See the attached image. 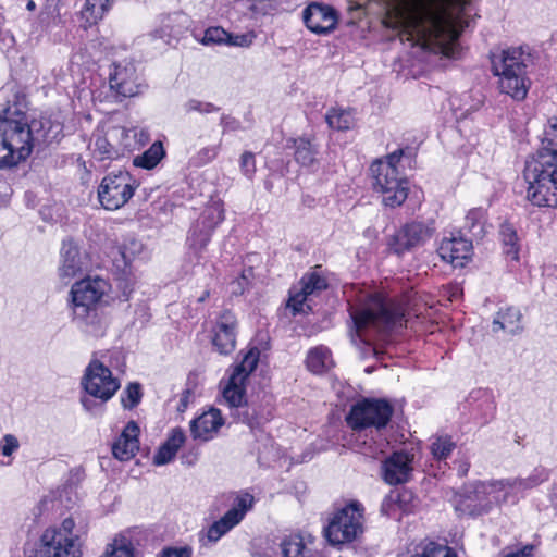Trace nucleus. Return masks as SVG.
<instances>
[{
  "label": "nucleus",
  "mask_w": 557,
  "mask_h": 557,
  "mask_svg": "<svg viewBox=\"0 0 557 557\" xmlns=\"http://www.w3.org/2000/svg\"><path fill=\"white\" fill-rule=\"evenodd\" d=\"M408 9L407 33L410 37L438 46L441 52L455 57L458 33L446 15L449 0H405Z\"/></svg>",
  "instance_id": "1"
},
{
  "label": "nucleus",
  "mask_w": 557,
  "mask_h": 557,
  "mask_svg": "<svg viewBox=\"0 0 557 557\" xmlns=\"http://www.w3.org/2000/svg\"><path fill=\"white\" fill-rule=\"evenodd\" d=\"M352 342L358 337L371 346L376 336H383L395 327L403 326L404 313L399 306L375 294L364 302L350 306Z\"/></svg>",
  "instance_id": "2"
},
{
  "label": "nucleus",
  "mask_w": 557,
  "mask_h": 557,
  "mask_svg": "<svg viewBox=\"0 0 557 557\" xmlns=\"http://www.w3.org/2000/svg\"><path fill=\"white\" fill-rule=\"evenodd\" d=\"M405 156L404 149H397L387 154L385 160L377 159L370 171L374 180L373 186L381 194L382 203L385 207L396 208L407 201L409 209H414L421 205L423 193L418 189L409 188V181L400 177L397 164Z\"/></svg>",
  "instance_id": "3"
},
{
  "label": "nucleus",
  "mask_w": 557,
  "mask_h": 557,
  "mask_svg": "<svg viewBox=\"0 0 557 557\" xmlns=\"http://www.w3.org/2000/svg\"><path fill=\"white\" fill-rule=\"evenodd\" d=\"M530 49L510 47L491 52L492 73L498 76V88L516 101L525 99L531 87L528 69L533 65Z\"/></svg>",
  "instance_id": "4"
},
{
  "label": "nucleus",
  "mask_w": 557,
  "mask_h": 557,
  "mask_svg": "<svg viewBox=\"0 0 557 557\" xmlns=\"http://www.w3.org/2000/svg\"><path fill=\"white\" fill-rule=\"evenodd\" d=\"M523 176L529 184L528 199L533 206L557 207V152L537 150L525 161Z\"/></svg>",
  "instance_id": "5"
},
{
  "label": "nucleus",
  "mask_w": 557,
  "mask_h": 557,
  "mask_svg": "<svg viewBox=\"0 0 557 557\" xmlns=\"http://www.w3.org/2000/svg\"><path fill=\"white\" fill-rule=\"evenodd\" d=\"M74 529L75 522L72 518L64 519L58 529H47L28 557H81L82 543Z\"/></svg>",
  "instance_id": "6"
},
{
  "label": "nucleus",
  "mask_w": 557,
  "mask_h": 557,
  "mask_svg": "<svg viewBox=\"0 0 557 557\" xmlns=\"http://www.w3.org/2000/svg\"><path fill=\"white\" fill-rule=\"evenodd\" d=\"M17 133L22 146H28L29 154L35 145L50 146L59 144L64 137L63 124L60 121L48 117L34 119L30 123L16 107L14 108Z\"/></svg>",
  "instance_id": "7"
},
{
  "label": "nucleus",
  "mask_w": 557,
  "mask_h": 557,
  "mask_svg": "<svg viewBox=\"0 0 557 557\" xmlns=\"http://www.w3.org/2000/svg\"><path fill=\"white\" fill-rule=\"evenodd\" d=\"M510 490V480L476 482L467 487L469 503L466 502L456 509L469 515H483L492 508V505L506 503Z\"/></svg>",
  "instance_id": "8"
},
{
  "label": "nucleus",
  "mask_w": 557,
  "mask_h": 557,
  "mask_svg": "<svg viewBox=\"0 0 557 557\" xmlns=\"http://www.w3.org/2000/svg\"><path fill=\"white\" fill-rule=\"evenodd\" d=\"M29 157L28 146L21 145L14 108L0 113V168H11Z\"/></svg>",
  "instance_id": "9"
},
{
  "label": "nucleus",
  "mask_w": 557,
  "mask_h": 557,
  "mask_svg": "<svg viewBox=\"0 0 557 557\" xmlns=\"http://www.w3.org/2000/svg\"><path fill=\"white\" fill-rule=\"evenodd\" d=\"M108 290V284L100 277L84 278L71 288L72 311L75 319L86 321L96 314L101 298Z\"/></svg>",
  "instance_id": "10"
},
{
  "label": "nucleus",
  "mask_w": 557,
  "mask_h": 557,
  "mask_svg": "<svg viewBox=\"0 0 557 557\" xmlns=\"http://www.w3.org/2000/svg\"><path fill=\"white\" fill-rule=\"evenodd\" d=\"M363 516L360 504L352 503L334 513L325 530L333 545L349 543L363 532Z\"/></svg>",
  "instance_id": "11"
},
{
  "label": "nucleus",
  "mask_w": 557,
  "mask_h": 557,
  "mask_svg": "<svg viewBox=\"0 0 557 557\" xmlns=\"http://www.w3.org/2000/svg\"><path fill=\"white\" fill-rule=\"evenodd\" d=\"M109 87L114 98L122 101L141 95L147 85L132 61L114 62L110 67Z\"/></svg>",
  "instance_id": "12"
},
{
  "label": "nucleus",
  "mask_w": 557,
  "mask_h": 557,
  "mask_svg": "<svg viewBox=\"0 0 557 557\" xmlns=\"http://www.w3.org/2000/svg\"><path fill=\"white\" fill-rule=\"evenodd\" d=\"M135 180L126 171L109 173L98 189L102 209H121L134 195Z\"/></svg>",
  "instance_id": "13"
},
{
  "label": "nucleus",
  "mask_w": 557,
  "mask_h": 557,
  "mask_svg": "<svg viewBox=\"0 0 557 557\" xmlns=\"http://www.w3.org/2000/svg\"><path fill=\"white\" fill-rule=\"evenodd\" d=\"M392 413L393 408L387 401L364 399L352 406L347 422L354 430L370 426L380 430L386 426Z\"/></svg>",
  "instance_id": "14"
},
{
  "label": "nucleus",
  "mask_w": 557,
  "mask_h": 557,
  "mask_svg": "<svg viewBox=\"0 0 557 557\" xmlns=\"http://www.w3.org/2000/svg\"><path fill=\"white\" fill-rule=\"evenodd\" d=\"M82 386L92 397L107 401L120 388V382L111 370L99 360H91L82 377Z\"/></svg>",
  "instance_id": "15"
},
{
  "label": "nucleus",
  "mask_w": 557,
  "mask_h": 557,
  "mask_svg": "<svg viewBox=\"0 0 557 557\" xmlns=\"http://www.w3.org/2000/svg\"><path fill=\"white\" fill-rule=\"evenodd\" d=\"M302 20L310 32L317 35H327L336 28L338 14L329 4L311 2L302 11Z\"/></svg>",
  "instance_id": "16"
},
{
  "label": "nucleus",
  "mask_w": 557,
  "mask_h": 557,
  "mask_svg": "<svg viewBox=\"0 0 557 557\" xmlns=\"http://www.w3.org/2000/svg\"><path fill=\"white\" fill-rule=\"evenodd\" d=\"M433 233L434 227L432 223H408L396 234L394 251L400 255L406 250H410L431 238Z\"/></svg>",
  "instance_id": "17"
},
{
  "label": "nucleus",
  "mask_w": 557,
  "mask_h": 557,
  "mask_svg": "<svg viewBox=\"0 0 557 557\" xmlns=\"http://www.w3.org/2000/svg\"><path fill=\"white\" fill-rule=\"evenodd\" d=\"M236 326V318L231 311H224L219 317L212 343L220 354L227 355L235 349Z\"/></svg>",
  "instance_id": "18"
},
{
  "label": "nucleus",
  "mask_w": 557,
  "mask_h": 557,
  "mask_svg": "<svg viewBox=\"0 0 557 557\" xmlns=\"http://www.w3.org/2000/svg\"><path fill=\"white\" fill-rule=\"evenodd\" d=\"M412 457L403 451L394 453L383 466V479L391 485L401 484L408 481L412 467Z\"/></svg>",
  "instance_id": "19"
},
{
  "label": "nucleus",
  "mask_w": 557,
  "mask_h": 557,
  "mask_svg": "<svg viewBox=\"0 0 557 557\" xmlns=\"http://www.w3.org/2000/svg\"><path fill=\"white\" fill-rule=\"evenodd\" d=\"M471 251V242L462 237L443 239L437 249L441 259L453 264L455 268L463 267L470 258Z\"/></svg>",
  "instance_id": "20"
},
{
  "label": "nucleus",
  "mask_w": 557,
  "mask_h": 557,
  "mask_svg": "<svg viewBox=\"0 0 557 557\" xmlns=\"http://www.w3.org/2000/svg\"><path fill=\"white\" fill-rule=\"evenodd\" d=\"M224 424L219 409L211 408L190 422V433L195 440H211Z\"/></svg>",
  "instance_id": "21"
},
{
  "label": "nucleus",
  "mask_w": 557,
  "mask_h": 557,
  "mask_svg": "<svg viewBox=\"0 0 557 557\" xmlns=\"http://www.w3.org/2000/svg\"><path fill=\"white\" fill-rule=\"evenodd\" d=\"M83 271V261L77 246L72 240H64L61 248L59 275L67 283Z\"/></svg>",
  "instance_id": "22"
},
{
  "label": "nucleus",
  "mask_w": 557,
  "mask_h": 557,
  "mask_svg": "<svg viewBox=\"0 0 557 557\" xmlns=\"http://www.w3.org/2000/svg\"><path fill=\"white\" fill-rule=\"evenodd\" d=\"M138 434V425L129 421L112 446V453L116 459L125 461L135 456L139 448Z\"/></svg>",
  "instance_id": "23"
},
{
  "label": "nucleus",
  "mask_w": 557,
  "mask_h": 557,
  "mask_svg": "<svg viewBox=\"0 0 557 557\" xmlns=\"http://www.w3.org/2000/svg\"><path fill=\"white\" fill-rule=\"evenodd\" d=\"M300 284V290L292 294L287 304L293 309L294 314L304 311L302 306L309 295L325 289L327 286L325 278L314 272L305 275Z\"/></svg>",
  "instance_id": "24"
},
{
  "label": "nucleus",
  "mask_w": 557,
  "mask_h": 557,
  "mask_svg": "<svg viewBox=\"0 0 557 557\" xmlns=\"http://www.w3.org/2000/svg\"><path fill=\"white\" fill-rule=\"evenodd\" d=\"M294 159L304 168H313L318 164L319 147L314 143V138L300 136L293 138Z\"/></svg>",
  "instance_id": "25"
},
{
  "label": "nucleus",
  "mask_w": 557,
  "mask_h": 557,
  "mask_svg": "<svg viewBox=\"0 0 557 557\" xmlns=\"http://www.w3.org/2000/svg\"><path fill=\"white\" fill-rule=\"evenodd\" d=\"M185 440L186 436L182 429H173L165 443L161 445L157 454L153 456V463L157 466H163L172 461Z\"/></svg>",
  "instance_id": "26"
},
{
  "label": "nucleus",
  "mask_w": 557,
  "mask_h": 557,
  "mask_svg": "<svg viewBox=\"0 0 557 557\" xmlns=\"http://www.w3.org/2000/svg\"><path fill=\"white\" fill-rule=\"evenodd\" d=\"M223 219V211H205L198 221V226L201 224L202 228L199 230V234L195 233V238L191 242V247L197 252H201L207 246L209 242L208 231L212 230Z\"/></svg>",
  "instance_id": "27"
},
{
  "label": "nucleus",
  "mask_w": 557,
  "mask_h": 557,
  "mask_svg": "<svg viewBox=\"0 0 557 557\" xmlns=\"http://www.w3.org/2000/svg\"><path fill=\"white\" fill-rule=\"evenodd\" d=\"M521 312L516 308H507L504 311H499L496 318L493 321V332H498L503 330L508 334H517L522 327L520 324L521 321Z\"/></svg>",
  "instance_id": "28"
},
{
  "label": "nucleus",
  "mask_w": 557,
  "mask_h": 557,
  "mask_svg": "<svg viewBox=\"0 0 557 557\" xmlns=\"http://www.w3.org/2000/svg\"><path fill=\"white\" fill-rule=\"evenodd\" d=\"M144 249V245L137 239H128L122 246H119L112 255L113 261L117 268H126L131 264L135 257H137Z\"/></svg>",
  "instance_id": "29"
},
{
  "label": "nucleus",
  "mask_w": 557,
  "mask_h": 557,
  "mask_svg": "<svg viewBox=\"0 0 557 557\" xmlns=\"http://www.w3.org/2000/svg\"><path fill=\"white\" fill-rule=\"evenodd\" d=\"M114 0H86L82 9V17L89 26L96 24L110 10Z\"/></svg>",
  "instance_id": "30"
},
{
  "label": "nucleus",
  "mask_w": 557,
  "mask_h": 557,
  "mask_svg": "<svg viewBox=\"0 0 557 557\" xmlns=\"http://www.w3.org/2000/svg\"><path fill=\"white\" fill-rule=\"evenodd\" d=\"M165 157V150L161 141L153 143L145 152L133 160L137 168L151 170Z\"/></svg>",
  "instance_id": "31"
},
{
  "label": "nucleus",
  "mask_w": 557,
  "mask_h": 557,
  "mask_svg": "<svg viewBox=\"0 0 557 557\" xmlns=\"http://www.w3.org/2000/svg\"><path fill=\"white\" fill-rule=\"evenodd\" d=\"M245 381L242 380L240 374L233 373L230 377L227 386L223 391V397L231 407H239L244 403Z\"/></svg>",
  "instance_id": "32"
},
{
  "label": "nucleus",
  "mask_w": 557,
  "mask_h": 557,
  "mask_svg": "<svg viewBox=\"0 0 557 557\" xmlns=\"http://www.w3.org/2000/svg\"><path fill=\"white\" fill-rule=\"evenodd\" d=\"M325 120L330 128L336 131L350 129L355 124V119L350 110L332 108L327 111Z\"/></svg>",
  "instance_id": "33"
},
{
  "label": "nucleus",
  "mask_w": 557,
  "mask_h": 557,
  "mask_svg": "<svg viewBox=\"0 0 557 557\" xmlns=\"http://www.w3.org/2000/svg\"><path fill=\"white\" fill-rule=\"evenodd\" d=\"M499 235L506 248V255L511 256L512 260L518 261L520 246L516 228L510 223L505 222L500 225Z\"/></svg>",
  "instance_id": "34"
},
{
  "label": "nucleus",
  "mask_w": 557,
  "mask_h": 557,
  "mask_svg": "<svg viewBox=\"0 0 557 557\" xmlns=\"http://www.w3.org/2000/svg\"><path fill=\"white\" fill-rule=\"evenodd\" d=\"M332 364L330 352L324 347H317L309 351L307 357V366L310 371L321 373Z\"/></svg>",
  "instance_id": "35"
},
{
  "label": "nucleus",
  "mask_w": 557,
  "mask_h": 557,
  "mask_svg": "<svg viewBox=\"0 0 557 557\" xmlns=\"http://www.w3.org/2000/svg\"><path fill=\"white\" fill-rule=\"evenodd\" d=\"M114 150L113 143L109 139L107 131L103 135H95L94 141V157L100 161H112L117 160V157L111 156V151Z\"/></svg>",
  "instance_id": "36"
},
{
  "label": "nucleus",
  "mask_w": 557,
  "mask_h": 557,
  "mask_svg": "<svg viewBox=\"0 0 557 557\" xmlns=\"http://www.w3.org/2000/svg\"><path fill=\"white\" fill-rule=\"evenodd\" d=\"M259 360V350L250 349L244 357L243 361L235 368L233 373H238L242 380L246 381L247 376L256 369Z\"/></svg>",
  "instance_id": "37"
},
{
  "label": "nucleus",
  "mask_w": 557,
  "mask_h": 557,
  "mask_svg": "<svg viewBox=\"0 0 557 557\" xmlns=\"http://www.w3.org/2000/svg\"><path fill=\"white\" fill-rule=\"evenodd\" d=\"M454 448L455 443L449 436H440L432 443L431 453L435 459L445 460Z\"/></svg>",
  "instance_id": "38"
},
{
  "label": "nucleus",
  "mask_w": 557,
  "mask_h": 557,
  "mask_svg": "<svg viewBox=\"0 0 557 557\" xmlns=\"http://www.w3.org/2000/svg\"><path fill=\"white\" fill-rule=\"evenodd\" d=\"M539 150L557 152V119L548 122L542 138V147Z\"/></svg>",
  "instance_id": "39"
},
{
  "label": "nucleus",
  "mask_w": 557,
  "mask_h": 557,
  "mask_svg": "<svg viewBox=\"0 0 557 557\" xmlns=\"http://www.w3.org/2000/svg\"><path fill=\"white\" fill-rule=\"evenodd\" d=\"M281 547L284 557H300L305 549L302 539L299 536L284 540Z\"/></svg>",
  "instance_id": "40"
},
{
  "label": "nucleus",
  "mask_w": 557,
  "mask_h": 557,
  "mask_svg": "<svg viewBox=\"0 0 557 557\" xmlns=\"http://www.w3.org/2000/svg\"><path fill=\"white\" fill-rule=\"evenodd\" d=\"M226 39L227 32L220 26H213L205 30L203 37L200 40V42L205 46L225 45Z\"/></svg>",
  "instance_id": "41"
},
{
  "label": "nucleus",
  "mask_w": 557,
  "mask_h": 557,
  "mask_svg": "<svg viewBox=\"0 0 557 557\" xmlns=\"http://www.w3.org/2000/svg\"><path fill=\"white\" fill-rule=\"evenodd\" d=\"M109 139L113 143L114 150L111 151V156L117 157V159L125 156L124 147L122 144L123 126L114 125L107 129Z\"/></svg>",
  "instance_id": "42"
},
{
  "label": "nucleus",
  "mask_w": 557,
  "mask_h": 557,
  "mask_svg": "<svg viewBox=\"0 0 557 557\" xmlns=\"http://www.w3.org/2000/svg\"><path fill=\"white\" fill-rule=\"evenodd\" d=\"M256 37L257 36L253 32H248L245 34H232L227 32V39L225 45L231 47L248 48L252 45Z\"/></svg>",
  "instance_id": "43"
},
{
  "label": "nucleus",
  "mask_w": 557,
  "mask_h": 557,
  "mask_svg": "<svg viewBox=\"0 0 557 557\" xmlns=\"http://www.w3.org/2000/svg\"><path fill=\"white\" fill-rule=\"evenodd\" d=\"M184 110L186 113L196 111V112H199L202 114H209V113L218 112L220 110V108L214 106L211 102H203V101H200L197 99H189L184 104Z\"/></svg>",
  "instance_id": "44"
},
{
  "label": "nucleus",
  "mask_w": 557,
  "mask_h": 557,
  "mask_svg": "<svg viewBox=\"0 0 557 557\" xmlns=\"http://www.w3.org/2000/svg\"><path fill=\"white\" fill-rule=\"evenodd\" d=\"M125 395V397H122V403L125 408L137 406L141 399L140 385L138 383H131L126 387Z\"/></svg>",
  "instance_id": "45"
},
{
  "label": "nucleus",
  "mask_w": 557,
  "mask_h": 557,
  "mask_svg": "<svg viewBox=\"0 0 557 557\" xmlns=\"http://www.w3.org/2000/svg\"><path fill=\"white\" fill-rule=\"evenodd\" d=\"M138 128H126L123 126L122 144L124 147L125 154L132 152L138 148L137 143Z\"/></svg>",
  "instance_id": "46"
},
{
  "label": "nucleus",
  "mask_w": 557,
  "mask_h": 557,
  "mask_svg": "<svg viewBox=\"0 0 557 557\" xmlns=\"http://www.w3.org/2000/svg\"><path fill=\"white\" fill-rule=\"evenodd\" d=\"M219 153V146H209L200 149L193 158L195 165H205L212 161Z\"/></svg>",
  "instance_id": "47"
},
{
  "label": "nucleus",
  "mask_w": 557,
  "mask_h": 557,
  "mask_svg": "<svg viewBox=\"0 0 557 557\" xmlns=\"http://www.w3.org/2000/svg\"><path fill=\"white\" fill-rule=\"evenodd\" d=\"M240 170L243 174L251 180L256 173V159L255 154L250 151H245L240 157Z\"/></svg>",
  "instance_id": "48"
},
{
  "label": "nucleus",
  "mask_w": 557,
  "mask_h": 557,
  "mask_svg": "<svg viewBox=\"0 0 557 557\" xmlns=\"http://www.w3.org/2000/svg\"><path fill=\"white\" fill-rule=\"evenodd\" d=\"M545 479L542 478L540 474H532L524 479H516L510 481L511 482V490H528L533 488L541 484Z\"/></svg>",
  "instance_id": "49"
},
{
  "label": "nucleus",
  "mask_w": 557,
  "mask_h": 557,
  "mask_svg": "<svg viewBox=\"0 0 557 557\" xmlns=\"http://www.w3.org/2000/svg\"><path fill=\"white\" fill-rule=\"evenodd\" d=\"M231 529L220 519L215 522H213L208 531H207V537L209 542H216L219 541L224 534H226Z\"/></svg>",
  "instance_id": "50"
},
{
  "label": "nucleus",
  "mask_w": 557,
  "mask_h": 557,
  "mask_svg": "<svg viewBox=\"0 0 557 557\" xmlns=\"http://www.w3.org/2000/svg\"><path fill=\"white\" fill-rule=\"evenodd\" d=\"M220 125L222 126L223 133L243 129L240 121L230 114H222Z\"/></svg>",
  "instance_id": "51"
},
{
  "label": "nucleus",
  "mask_w": 557,
  "mask_h": 557,
  "mask_svg": "<svg viewBox=\"0 0 557 557\" xmlns=\"http://www.w3.org/2000/svg\"><path fill=\"white\" fill-rule=\"evenodd\" d=\"M253 502V496L246 493L237 496L235 506L233 508L235 510L242 511V516L245 517L246 512L252 508Z\"/></svg>",
  "instance_id": "52"
},
{
  "label": "nucleus",
  "mask_w": 557,
  "mask_h": 557,
  "mask_svg": "<svg viewBox=\"0 0 557 557\" xmlns=\"http://www.w3.org/2000/svg\"><path fill=\"white\" fill-rule=\"evenodd\" d=\"M18 448V441L12 434H7L1 442V453L3 456H11Z\"/></svg>",
  "instance_id": "53"
},
{
  "label": "nucleus",
  "mask_w": 557,
  "mask_h": 557,
  "mask_svg": "<svg viewBox=\"0 0 557 557\" xmlns=\"http://www.w3.org/2000/svg\"><path fill=\"white\" fill-rule=\"evenodd\" d=\"M243 519L244 517L242 516V511L235 510L234 508L227 510L224 516L220 518V520L223 521L231 530Z\"/></svg>",
  "instance_id": "54"
},
{
  "label": "nucleus",
  "mask_w": 557,
  "mask_h": 557,
  "mask_svg": "<svg viewBox=\"0 0 557 557\" xmlns=\"http://www.w3.org/2000/svg\"><path fill=\"white\" fill-rule=\"evenodd\" d=\"M161 557H190L189 550L186 548H168L164 549Z\"/></svg>",
  "instance_id": "55"
},
{
  "label": "nucleus",
  "mask_w": 557,
  "mask_h": 557,
  "mask_svg": "<svg viewBox=\"0 0 557 557\" xmlns=\"http://www.w3.org/2000/svg\"><path fill=\"white\" fill-rule=\"evenodd\" d=\"M532 550H533V546L527 545L518 552L508 554L506 557H532L531 556Z\"/></svg>",
  "instance_id": "56"
},
{
  "label": "nucleus",
  "mask_w": 557,
  "mask_h": 557,
  "mask_svg": "<svg viewBox=\"0 0 557 557\" xmlns=\"http://www.w3.org/2000/svg\"><path fill=\"white\" fill-rule=\"evenodd\" d=\"M246 285L247 284L244 283L240 280H237V281L233 282L232 283V294H234V295H242L244 293V289H245Z\"/></svg>",
  "instance_id": "57"
},
{
  "label": "nucleus",
  "mask_w": 557,
  "mask_h": 557,
  "mask_svg": "<svg viewBox=\"0 0 557 557\" xmlns=\"http://www.w3.org/2000/svg\"><path fill=\"white\" fill-rule=\"evenodd\" d=\"M148 140H149L148 132H146L145 129L138 128V135H137L138 148L144 146L145 144H147Z\"/></svg>",
  "instance_id": "58"
},
{
  "label": "nucleus",
  "mask_w": 557,
  "mask_h": 557,
  "mask_svg": "<svg viewBox=\"0 0 557 557\" xmlns=\"http://www.w3.org/2000/svg\"><path fill=\"white\" fill-rule=\"evenodd\" d=\"M252 275L251 269L245 270L240 276V281L248 284L249 277Z\"/></svg>",
  "instance_id": "59"
},
{
  "label": "nucleus",
  "mask_w": 557,
  "mask_h": 557,
  "mask_svg": "<svg viewBox=\"0 0 557 557\" xmlns=\"http://www.w3.org/2000/svg\"><path fill=\"white\" fill-rule=\"evenodd\" d=\"M190 396V392L186 391L183 395V398L181 399L182 406L185 408L187 406L188 398Z\"/></svg>",
  "instance_id": "60"
},
{
  "label": "nucleus",
  "mask_w": 557,
  "mask_h": 557,
  "mask_svg": "<svg viewBox=\"0 0 557 557\" xmlns=\"http://www.w3.org/2000/svg\"><path fill=\"white\" fill-rule=\"evenodd\" d=\"M26 9L33 11L36 9V3L33 0H29L26 4Z\"/></svg>",
  "instance_id": "61"
},
{
  "label": "nucleus",
  "mask_w": 557,
  "mask_h": 557,
  "mask_svg": "<svg viewBox=\"0 0 557 557\" xmlns=\"http://www.w3.org/2000/svg\"><path fill=\"white\" fill-rule=\"evenodd\" d=\"M209 297V292L205 290L202 295L198 298V302H203Z\"/></svg>",
  "instance_id": "62"
},
{
  "label": "nucleus",
  "mask_w": 557,
  "mask_h": 557,
  "mask_svg": "<svg viewBox=\"0 0 557 557\" xmlns=\"http://www.w3.org/2000/svg\"><path fill=\"white\" fill-rule=\"evenodd\" d=\"M51 218V212L50 211H44L42 213V220L47 221Z\"/></svg>",
  "instance_id": "63"
},
{
  "label": "nucleus",
  "mask_w": 557,
  "mask_h": 557,
  "mask_svg": "<svg viewBox=\"0 0 557 557\" xmlns=\"http://www.w3.org/2000/svg\"><path fill=\"white\" fill-rule=\"evenodd\" d=\"M82 403H83V406H84L86 409H89V403H90V401H89L88 399H83V400H82Z\"/></svg>",
  "instance_id": "64"
}]
</instances>
